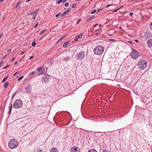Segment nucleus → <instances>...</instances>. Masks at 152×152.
<instances>
[{"label":"nucleus","mask_w":152,"mask_h":152,"mask_svg":"<svg viewBox=\"0 0 152 152\" xmlns=\"http://www.w3.org/2000/svg\"><path fill=\"white\" fill-rule=\"evenodd\" d=\"M88 152H97V151L94 149H91Z\"/></svg>","instance_id":"nucleus-20"},{"label":"nucleus","mask_w":152,"mask_h":152,"mask_svg":"<svg viewBox=\"0 0 152 152\" xmlns=\"http://www.w3.org/2000/svg\"><path fill=\"white\" fill-rule=\"evenodd\" d=\"M74 42V41H71V44L73 42Z\"/></svg>","instance_id":"nucleus-57"},{"label":"nucleus","mask_w":152,"mask_h":152,"mask_svg":"<svg viewBox=\"0 0 152 152\" xmlns=\"http://www.w3.org/2000/svg\"><path fill=\"white\" fill-rule=\"evenodd\" d=\"M34 57V56H31L30 58H29V59H31L32 58H33Z\"/></svg>","instance_id":"nucleus-50"},{"label":"nucleus","mask_w":152,"mask_h":152,"mask_svg":"<svg viewBox=\"0 0 152 152\" xmlns=\"http://www.w3.org/2000/svg\"><path fill=\"white\" fill-rule=\"evenodd\" d=\"M2 62H0V67L1 66V64L2 63Z\"/></svg>","instance_id":"nucleus-53"},{"label":"nucleus","mask_w":152,"mask_h":152,"mask_svg":"<svg viewBox=\"0 0 152 152\" xmlns=\"http://www.w3.org/2000/svg\"><path fill=\"white\" fill-rule=\"evenodd\" d=\"M3 33H1L0 35V38L2 37L3 36Z\"/></svg>","instance_id":"nucleus-48"},{"label":"nucleus","mask_w":152,"mask_h":152,"mask_svg":"<svg viewBox=\"0 0 152 152\" xmlns=\"http://www.w3.org/2000/svg\"><path fill=\"white\" fill-rule=\"evenodd\" d=\"M69 5V3L68 2H66L65 4L64 5L66 7L68 6Z\"/></svg>","instance_id":"nucleus-35"},{"label":"nucleus","mask_w":152,"mask_h":152,"mask_svg":"<svg viewBox=\"0 0 152 152\" xmlns=\"http://www.w3.org/2000/svg\"><path fill=\"white\" fill-rule=\"evenodd\" d=\"M96 12V10H94L93 11L91 12V14H94L95 12Z\"/></svg>","instance_id":"nucleus-32"},{"label":"nucleus","mask_w":152,"mask_h":152,"mask_svg":"<svg viewBox=\"0 0 152 152\" xmlns=\"http://www.w3.org/2000/svg\"><path fill=\"white\" fill-rule=\"evenodd\" d=\"M64 1V0H58L57 1V3L58 4H60L61 2L63 1Z\"/></svg>","instance_id":"nucleus-26"},{"label":"nucleus","mask_w":152,"mask_h":152,"mask_svg":"<svg viewBox=\"0 0 152 152\" xmlns=\"http://www.w3.org/2000/svg\"><path fill=\"white\" fill-rule=\"evenodd\" d=\"M32 46H35L36 45V43H35V42H33L31 44Z\"/></svg>","instance_id":"nucleus-34"},{"label":"nucleus","mask_w":152,"mask_h":152,"mask_svg":"<svg viewBox=\"0 0 152 152\" xmlns=\"http://www.w3.org/2000/svg\"><path fill=\"white\" fill-rule=\"evenodd\" d=\"M111 5V4H108V5H107L106 7H109Z\"/></svg>","instance_id":"nucleus-52"},{"label":"nucleus","mask_w":152,"mask_h":152,"mask_svg":"<svg viewBox=\"0 0 152 152\" xmlns=\"http://www.w3.org/2000/svg\"><path fill=\"white\" fill-rule=\"evenodd\" d=\"M129 43H131V44H132V41H129Z\"/></svg>","instance_id":"nucleus-59"},{"label":"nucleus","mask_w":152,"mask_h":152,"mask_svg":"<svg viewBox=\"0 0 152 152\" xmlns=\"http://www.w3.org/2000/svg\"><path fill=\"white\" fill-rule=\"evenodd\" d=\"M132 51L131 53L130 56L133 59H136L139 56V53L137 51L133 49H132Z\"/></svg>","instance_id":"nucleus-7"},{"label":"nucleus","mask_w":152,"mask_h":152,"mask_svg":"<svg viewBox=\"0 0 152 152\" xmlns=\"http://www.w3.org/2000/svg\"><path fill=\"white\" fill-rule=\"evenodd\" d=\"M138 65L139 66L138 68H140L141 69H143L146 66L147 62L144 60H141L139 61Z\"/></svg>","instance_id":"nucleus-4"},{"label":"nucleus","mask_w":152,"mask_h":152,"mask_svg":"<svg viewBox=\"0 0 152 152\" xmlns=\"http://www.w3.org/2000/svg\"><path fill=\"white\" fill-rule=\"evenodd\" d=\"M104 47L102 46H97L94 49V53L97 55H101L104 51Z\"/></svg>","instance_id":"nucleus-2"},{"label":"nucleus","mask_w":152,"mask_h":152,"mask_svg":"<svg viewBox=\"0 0 152 152\" xmlns=\"http://www.w3.org/2000/svg\"><path fill=\"white\" fill-rule=\"evenodd\" d=\"M80 20H81V19H79L78 20L76 24H78L79 23V22L80 21Z\"/></svg>","instance_id":"nucleus-45"},{"label":"nucleus","mask_w":152,"mask_h":152,"mask_svg":"<svg viewBox=\"0 0 152 152\" xmlns=\"http://www.w3.org/2000/svg\"><path fill=\"white\" fill-rule=\"evenodd\" d=\"M9 83L8 82H6L3 86L5 88H7V87L8 86V85H9Z\"/></svg>","instance_id":"nucleus-18"},{"label":"nucleus","mask_w":152,"mask_h":152,"mask_svg":"<svg viewBox=\"0 0 152 152\" xmlns=\"http://www.w3.org/2000/svg\"><path fill=\"white\" fill-rule=\"evenodd\" d=\"M16 93H15L12 96V98L14 97L15 96V95Z\"/></svg>","instance_id":"nucleus-49"},{"label":"nucleus","mask_w":152,"mask_h":152,"mask_svg":"<svg viewBox=\"0 0 152 152\" xmlns=\"http://www.w3.org/2000/svg\"><path fill=\"white\" fill-rule=\"evenodd\" d=\"M102 10V9H98L97 12H99V11H101Z\"/></svg>","instance_id":"nucleus-51"},{"label":"nucleus","mask_w":152,"mask_h":152,"mask_svg":"<svg viewBox=\"0 0 152 152\" xmlns=\"http://www.w3.org/2000/svg\"><path fill=\"white\" fill-rule=\"evenodd\" d=\"M60 41H59V40L57 41V42H56V43H58L59 42H60Z\"/></svg>","instance_id":"nucleus-60"},{"label":"nucleus","mask_w":152,"mask_h":152,"mask_svg":"<svg viewBox=\"0 0 152 152\" xmlns=\"http://www.w3.org/2000/svg\"><path fill=\"white\" fill-rule=\"evenodd\" d=\"M150 28L152 30V23H151L150 24Z\"/></svg>","instance_id":"nucleus-41"},{"label":"nucleus","mask_w":152,"mask_h":152,"mask_svg":"<svg viewBox=\"0 0 152 152\" xmlns=\"http://www.w3.org/2000/svg\"><path fill=\"white\" fill-rule=\"evenodd\" d=\"M18 72H16L14 74V76H15L16 75V74L18 73Z\"/></svg>","instance_id":"nucleus-55"},{"label":"nucleus","mask_w":152,"mask_h":152,"mask_svg":"<svg viewBox=\"0 0 152 152\" xmlns=\"http://www.w3.org/2000/svg\"><path fill=\"white\" fill-rule=\"evenodd\" d=\"M64 58V60H65L66 61H67L70 59V57L68 56V57H66Z\"/></svg>","instance_id":"nucleus-22"},{"label":"nucleus","mask_w":152,"mask_h":152,"mask_svg":"<svg viewBox=\"0 0 152 152\" xmlns=\"http://www.w3.org/2000/svg\"><path fill=\"white\" fill-rule=\"evenodd\" d=\"M71 11V9L69 8L67 9L64 12L66 15L69 12Z\"/></svg>","instance_id":"nucleus-16"},{"label":"nucleus","mask_w":152,"mask_h":152,"mask_svg":"<svg viewBox=\"0 0 152 152\" xmlns=\"http://www.w3.org/2000/svg\"><path fill=\"white\" fill-rule=\"evenodd\" d=\"M22 105V102L20 99L16 100L13 104V107L15 108H19Z\"/></svg>","instance_id":"nucleus-3"},{"label":"nucleus","mask_w":152,"mask_h":152,"mask_svg":"<svg viewBox=\"0 0 152 152\" xmlns=\"http://www.w3.org/2000/svg\"><path fill=\"white\" fill-rule=\"evenodd\" d=\"M102 152H110L108 150L106 149H103Z\"/></svg>","instance_id":"nucleus-28"},{"label":"nucleus","mask_w":152,"mask_h":152,"mask_svg":"<svg viewBox=\"0 0 152 152\" xmlns=\"http://www.w3.org/2000/svg\"><path fill=\"white\" fill-rule=\"evenodd\" d=\"M66 1H67V0H64V1H63V2H65Z\"/></svg>","instance_id":"nucleus-58"},{"label":"nucleus","mask_w":152,"mask_h":152,"mask_svg":"<svg viewBox=\"0 0 152 152\" xmlns=\"http://www.w3.org/2000/svg\"><path fill=\"white\" fill-rule=\"evenodd\" d=\"M135 41L136 42H139V41H138V40H137V39H135Z\"/></svg>","instance_id":"nucleus-56"},{"label":"nucleus","mask_w":152,"mask_h":152,"mask_svg":"<svg viewBox=\"0 0 152 152\" xmlns=\"http://www.w3.org/2000/svg\"><path fill=\"white\" fill-rule=\"evenodd\" d=\"M37 12L36 11H34L33 12H31V13H28V15H33L32 17V18L33 19H34L35 18L36 16H37Z\"/></svg>","instance_id":"nucleus-12"},{"label":"nucleus","mask_w":152,"mask_h":152,"mask_svg":"<svg viewBox=\"0 0 152 152\" xmlns=\"http://www.w3.org/2000/svg\"><path fill=\"white\" fill-rule=\"evenodd\" d=\"M46 29H45V30H43L42 31H41L40 33H39V34H43L44 32H45L46 31Z\"/></svg>","instance_id":"nucleus-24"},{"label":"nucleus","mask_w":152,"mask_h":152,"mask_svg":"<svg viewBox=\"0 0 152 152\" xmlns=\"http://www.w3.org/2000/svg\"><path fill=\"white\" fill-rule=\"evenodd\" d=\"M94 16H91V17H90L89 18H88L87 21H88L91 20H92L94 18Z\"/></svg>","instance_id":"nucleus-23"},{"label":"nucleus","mask_w":152,"mask_h":152,"mask_svg":"<svg viewBox=\"0 0 152 152\" xmlns=\"http://www.w3.org/2000/svg\"><path fill=\"white\" fill-rule=\"evenodd\" d=\"M6 56H4L2 58V59H3Z\"/></svg>","instance_id":"nucleus-62"},{"label":"nucleus","mask_w":152,"mask_h":152,"mask_svg":"<svg viewBox=\"0 0 152 152\" xmlns=\"http://www.w3.org/2000/svg\"><path fill=\"white\" fill-rule=\"evenodd\" d=\"M133 15V13L132 12H130L129 14V15L130 16H132Z\"/></svg>","instance_id":"nucleus-46"},{"label":"nucleus","mask_w":152,"mask_h":152,"mask_svg":"<svg viewBox=\"0 0 152 152\" xmlns=\"http://www.w3.org/2000/svg\"><path fill=\"white\" fill-rule=\"evenodd\" d=\"M119 9V8H118L114 10L113 11V12H116L118 11Z\"/></svg>","instance_id":"nucleus-30"},{"label":"nucleus","mask_w":152,"mask_h":152,"mask_svg":"<svg viewBox=\"0 0 152 152\" xmlns=\"http://www.w3.org/2000/svg\"><path fill=\"white\" fill-rule=\"evenodd\" d=\"M65 15H66V14L64 13V12L61 14V17H62Z\"/></svg>","instance_id":"nucleus-36"},{"label":"nucleus","mask_w":152,"mask_h":152,"mask_svg":"<svg viewBox=\"0 0 152 152\" xmlns=\"http://www.w3.org/2000/svg\"><path fill=\"white\" fill-rule=\"evenodd\" d=\"M18 145L17 140L12 139L8 143V146L11 149H13L17 148Z\"/></svg>","instance_id":"nucleus-1"},{"label":"nucleus","mask_w":152,"mask_h":152,"mask_svg":"<svg viewBox=\"0 0 152 152\" xmlns=\"http://www.w3.org/2000/svg\"><path fill=\"white\" fill-rule=\"evenodd\" d=\"M47 69L45 68H43L42 67H40L38 69V71L39 72L37 75H42L44 74L47 71Z\"/></svg>","instance_id":"nucleus-8"},{"label":"nucleus","mask_w":152,"mask_h":152,"mask_svg":"<svg viewBox=\"0 0 152 152\" xmlns=\"http://www.w3.org/2000/svg\"><path fill=\"white\" fill-rule=\"evenodd\" d=\"M20 1H19L17 4H15L14 5V7L15 8H16L18 7V6L19 4L20 3Z\"/></svg>","instance_id":"nucleus-19"},{"label":"nucleus","mask_w":152,"mask_h":152,"mask_svg":"<svg viewBox=\"0 0 152 152\" xmlns=\"http://www.w3.org/2000/svg\"><path fill=\"white\" fill-rule=\"evenodd\" d=\"M65 36H63L61 38L59 39V41H61L64 37Z\"/></svg>","instance_id":"nucleus-33"},{"label":"nucleus","mask_w":152,"mask_h":152,"mask_svg":"<svg viewBox=\"0 0 152 152\" xmlns=\"http://www.w3.org/2000/svg\"><path fill=\"white\" fill-rule=\"evenodd\" d=\"M3 0H0V1L1 2Z\"/></svg>","instance_id":"nucleus-63"},{"label":"nucleus","mask_w":152,"mask_h":152,"mask_svg":"<svg viewBox=\"0 0 152 152\" xmlns=\"http://www.w3.org/2000/svg\"><path fill=\"white\" fill-rule=\"evenodd\" d=\"M12 104L11 103H10V106L9 107V111L8 113L9 114H10L11 111V110H12Z\"/></svg>","instance_id":"nucleus-14"},{"label":"nucleus","mask_w":152,"mask_h":152,"mask_svg":"<svg viewBox=\"0 0 152 152\" xmlns=\"http://www.w3.org/2000/svg\"><path fill=\"white\" fill-rule=\"evenodd\" d=\"M69 42H65L63 45V47L64 48H65L67 47V43H69Z\"/></svg>","instance_id":"nucleus-17"},{"label":"nucleus","mask_w":152,"mask_h":152,"mask_svg":"<svg viewBox=\"0 0 152 152\" xmlns=\"http://www.w3.org/2000/svg\"><path fill=\"white\" fill-rule=\"evenodd\" d=\"M97 25H98L97 24H96L95 25H94V26H93V27L94 28V27H95Z\"/></svg>","instance_id":"nucleus-54"},{"label":"nucleus","mask_w":152,"mask_h":152,"mask_svg":"<svg viewBox=\"0 0 152 152\" xmlns=\"http://www.w3.org/2000/svg\"><path fill=\"white\" fill-rule=\"evenodd\" d=\"M80 149L78 147L74 146L71 148V152H79Z\"/></svg>","instance_id":"nucleus-10"},{"label":"nucleus","mask_w":152,"mask_h":152,"mask_svg":"<svg viewBox=\"0 0 152 152\" xmlns=\"http://www.w3.org/2000/svg\"><path fill=\"white\" fill-rule=\"evenodd\" d=\"M17 63H18V62H16L14 64L15 65V64H17Z\"/></svg>","instance_id":"nucleus-61"},{"label":"nucleus","mask_w":152,"mask_h":152,"mask_svg":"<svg viewBox=\"0 0 152 152\" xmlns=\"http://www.w3.org/2000/svg\"><path fill=\"white\" fill-rule=\"evenodd\" d=\"M148 45L150 46H152V39H149L147 41Z\"/></svg>","instance_id":"nucleus-13"},{"label":"nucleus","mask_w":152,"mask_h":152,"mask_svg":"<svg viewBox=\"0 0 152 152\" xmlns=\"http://www.w3.org/2000/svg\"><path fill=\"white\" fill-rule=\"evenodd\" d=\"M110 41L114 42L115 41V40L114 39H110Z\"/></svg>","instance_id":"nucleus-40"},{"label":"nucleus","mask_w":152,"mask_h":152,"mask_svg":"<svg viewBox=\"0 0 152 152\" xmlns=\"http://www.w3.org/2000/svg\"><path fill=\"white\" fill-rule=\"evenodd\" d=\"M50 152H58V151L56 148H53L50 150Z\"/></svg>","instance_id":"nucleus-15"},{"label":"nucleus","mask_w":152,"mask_h":152,"mask_svg":"<svg viewBox=\"0 0 152 152\" xmlns=\"http://www.w3.org/2000/svg\"><path fill=\"white\" fill-rule=\"evenodd\" d=\"M76 7V5L75 4H73L72 5V8H74Z\"/></svg>","instance_id":"nucleus-38"},{"label":"nucleus","mask_w":152,"mask_h":152,"mask_svg":"<svg viewBox=\"0 0 152 152\" xmlns=\"http://www.w3.org/2000/svg\"><path fill=\"white\" fill-rule=\"evenodd\" d=\"M151 33L149 31H147L144 33L143 36L146 39H148L151 37Z\"/></svg>","instance_id":"nucleus-9"},{"label":"nucleus","mask_w":152,"mask_h":152,"mask_svg":"<svg viewBox=\"0 0 152 152\" xmlns=\"http://www.w3.org/2000/svg\"><path fill=\"white\" fill-rule=\"evenodd\" d=\"M38 22L34 26V27L36 28L38 26Z\"/></svg>","instance_id":"nucleus-47"},{"label":"nucleus","mask_w":152,"mask_h":152,"mask_svg":"<svg viewBox=\"0 0 152 152\" xmlns=\"http://www.w3.org/2000/svg\"><path fill=\"white\" fill-rule=\"evenodd\" d=\"M8 67H9V66L8 65H7V66H5L4 67H3V69H5L7 68Z\"/></svg>","instance_id":"nucleus-43"},{"label":"nucleus","mask_w":152,"mask_h":152,"mask_svg":"<svg viewBox=\"0 0 152 152\" xmlns=\"http://www.w3.org/2000/svg\"><path fill=\"white\" fill-rule=\"evenodd\" d=\"M24 76H21V77H19L18 80V81H19V80H21L23 77Z\"/></svg>","instance_id":"nucleus-31"},{"label":"nucleus","mask_w":152,"mask_h":152,"mask_svg":"<svg viewBox=\"0 0 152 152\" xmlns=\"http://www.w3.org/2000/svg\"><path fill=\"white\" fill-rule=\"evenodd\" d=\"M60 14H61V12H60L58 13L56 15V17H58V16H59L60 15Z\"/></svg>","instance_id":"nucleus-37"},{"label":"nucleus","mask_w":152,"mask_h":152,"mask_svg":"<svg viewBox=\"0 0 152 152\" xmlns=\"http://www.w3.org/2000/svg\"><path fill=\"white\" fill-rule=\"evenodd\" d=\"M8 77V76H7L6 77H5L3 79V80H2V82H3V83L5 81V80H6L7 79V78Z\"/></svg>","instance_id":"nucleus-25"},{"label":"nucleus","mask_w":152,"mask_h":152,"mask_svg":"<svg viewBox=\"0 0 152 152\" xmlns=\"http://www.w3.org/2000/svg\"><path fill=\"white\" fill-rule=\"evenodd\" d=\"M25 53L24 51H22L20 53V55H21L24 54Z\"/></svg>","instance_id":"nucleus-42"},{"label":"nucleus","mask_w":152,"mask_h":152,"mask_svg":"<svg viewBox=\"0 0 152 152\" xmlns=\"http://www.w3.org/2000/svg\"><path fill=\"white\" fill-rule=\"evenodd\" d=\"M35 73V72L34 71L32 72H30L29 73V75H34Z\"/></svg>","instance_id":"nucleus-29"},{"label":"nucleus","mask_w":152,"mask_h":152,"mask_svg":"<svg viewBox=\"0 0 152 152\" xmlns=\"http://www.w3.org/2000/svg\"><path fill=\"white\" fill-rule=\"evenodd\" d=\"M85 53L84 52L80 51L77 53L75 55V58L78 60H80L83 59L85 57Z\"/></svg>","instance_id":"nucleus-5"},{"label":"nucleus","mask_w":152,"mask_h":152,"mask_svg":"<svg viewBox=\"0 0 152 152\" xmlns=\"http://www.w3.org/2000/svg\"><path fill=\"white\" fill-rule=\"evenodd\" d=\"M67 42H69V43H67V45H69V46L70 45V44H71V40L68 41Z\"/></svg>","instance_id":"nucleus-39"},{"label":"nucleus","mask_w":152,"mask_h":152,"mask_svg":"<svg viewBox=\"0 0 152 152\" xmlns=\"http://www.w3.org/2000/svg\"><path fill=\"white\" fill-rule=\"evenodd\" d=\"M31 86L29 85H28L25 88V90L26 92L29 93L31 91Z\"/></svg>","instance_id":"nucleus-11"},{"label":"nucleus","mask_w":152,"mask_h":152,"mask_svg":"<svg viewBox=\"0 0 152 152\" xmlns=\"http://www.w3.org/2000/svg\"><path fill=\"white\" fill-rule=\"evenodd\" d=\"M50 79V76L48 75H45L41 78L42 83H46L48 82Z\"/></svg>","instance_id":"nucleus-6"},{"label":"nucleus","mask_w":152,"mask_h":152,"mask_svg":"<svg viewBox=\"0 0 152 152\" xmlns=\"http://www.w3.org/2000/svg\"><path fill=\"white\" fill-rule=\"evenodd\" d=\"M82 37V35L80 34L76 37L75 38L77 39H80Z\"/></svg>","instance_id":"nucleus-21"},{"label":"nucleus","mask_w":152,"mask_h":152,"mask_svg":"<svg viewBox=\"0 0 152 152\" xmlns=\"http://www.w3.org/2000/svg\"><path fill=\"white\" fill-rule=\"evenodd\" d=\"M37 152H45V151H42L40 148H39L37 151Z\"/></svg>","instance_id":"nucleus-27"},{"label":"nucleus","mask_w":152,"mask_h":152,"mask_svg":"<svg viewBox=\"0 0 152 152\" xmlns=\"http://www.w3.org/2000/svg\"><path fill=\"white\" fill-rule=\"evenodd\" d=\"M136 1H137V0H135Z\"/></svg>","instance_id":"nucleus-64"},{"label":"nucleus","mask_w":152,"mask_h":152,"mask_svg":"<svg viewBox=\"0 0 152 152\" xmlns=\"http://www.w3.org/2000/svg\"><path fill=\"white\" fill-rule=\"evenodd\" d=\"M15 59H16L15 58L13 57L11 61H14Z\"/></svg>","instance_id":"nucleus-44"}]
</instances>
